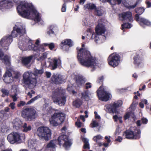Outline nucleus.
<instances>
[{"instance_id": "f257e3e1", "label": "nucleus", "mask_w": 151, "mask_h": 151, "mask_svg": "<svg viewBox=\"0 0 151 151\" xmlns=\"http://www.w3.org/2000/svg\"><path fill=\"white\" fill-rule=\"evenodd\" d=\"M19 4L17 6L18 12L22 17L33 19L36 22L39 23L41 20L40 14L31 3L25 1H19Z\"/></svg>"}, {"instance_id": "f03ea898", "label": "nucleus", "mask_w": 151, "mask_h": 151, "mask_svg": "<svg viewBox=\"0 0 151 151\" xmlns=\"http://www.w3.org/2000/svg\"><path fill=\"white\" fill-rule=\"evenodd\" d=\"M77 58L79 63L83 66L93 69L98 66L97 61L92 56L84 43L82 44V48L78 51Z\"/></svg>"}, {"instance_id": "7ed1b4c3", "label": "nucleus", "mask_w": 151, "mask_h": 151, "mask_svg": "<svg viewBox=\"0 0 151 151\" xmlns=\"http://www.w3.org/2000/svg\"><path fill=\"white\" fill-rule=\"evenodd\" d=\"M40 42L39 40H37L35 42L37 46H35L28 37L26 36L25 37L21 36L20 40L19 42V47L23 51L30 50L43 52L45 49L43 46V44L39 46Z\"/></svg>"}, {"instance_id": "20e7f679", "label": "nucleus", "mask_w": 151, "mask_h": 151, "mask_svg": "<svg viewBox=\"0 0 151 151\" xmlns=\"http://www.w3.org/2000/svg\"><path fill=\"white\" fill-rule=\"evenodd\" d=\"M43 72L44 70L43 69H35L34 73L31 71L26 72L23 74V81L30 88H33L35 85L37 83L36 76H40Z\"/></svg>"}, {"instance_id": "39448f33", "label": "nucleus", "mask_w": 151, "mask_h": 151, "mask_svg": "<svg viewBox=\"0 0 151 151\" xmlns=\"http://www.w3.org/2000/svg\"><path fill=\"white\" fill-rule=\"evenodd\" d=\"M105 31L104 26L102 24H99L95 28V32H93L92 33L91 39L93 40L98 44L103 43L106 38L105 36L102 35Z\"/></svg>"}, {"instance_id": "423d86ee", "label": "nucleus", "mask_w": 151, "mask_h": 151, "mask_svg": "<svg viewBox=\"0 0 151 151\" xmlns=\"http://www.w3.org/2000/svg\"><path fill=\"white\" fill-rule=\"evenodd\" d=\"M65 90L61 88H58L54 90L52 95L53 102L59 105H64L66 102V98L64 96Z\"/></svg>"}, {"instance_id": "0eeeda50", "label": "nucleus", "mask_w": 151, "mask_h": 151, "mask_svg": "<svg viewBox=\"0 0 151 151\" xmlns=\"http://www.w3.org/2000/svg\"><path fill=\"white\" fill-rule=\"evenodd\" d=\"M25 136L24 133L18 132H14L9 134L7 139L11 144H20L25 141Z\"/></svg>"}, {"instance_id": "6e6552de", "label": "nucleus", "mask_w": 151, "mask_h": 151, "mask_svg": "<svg viewBox=\"0 0 151 151\" xmlns=\"http://www.w3.org/2000/svg\"><path fill=\"white\" fill-rule=\"evenodd\" d=\"M65 114L62 113H55L49 119L51 126H57L61 124L64 121Z\"/></svg>"}, {"instance_id": "1a4fd4ad", "label": "nucleus", "mask_w": 151, "mask_h": 151, "mask_svg": "<svg viewBox=\"0 0 151 151\" xmlns=\"http://www.w3.org/2000/svg\"><path fill=\"white\" fill-rule=\"evenodd\" d=\"M22 117L28 121H32L37 117V115L35 109L32 108H27L22 112Z\"/></svg>"}, {"instance_id": "9d476101", "label": "nucleus", "mask_w": 151, "mask_h": 151, "mask_svg": "<svg viewBox=\"0 0 151 151\" xmlns=\"http://www.w3.org/2000/svg\"><path fill=\"white\" fill-rule=\"evenodd\" d=\"M37 134L41 139L47 141L50 139L52 133L51 130L48 127H41L38 128Z\"/></svg>"}, {"instance_id": "9b49d317", "label": "nucleus", "mask_w": 151, "mask_h": 151, "mask_svg": "<svg viewBox=\"0 0 151 151\" xmlns=\"http://www.w3.org/2000/svg\"><path fill=\"white\" fill-rule=\"evenodd\" d=\"M140 130L135 127L131 129L127 130L123 134V136L128 139H138L140 137Z\"/></svg>"}, {"instance_id": "f8f14e48", "label": "nucleus", "mask_w": 151, "mask_h": 151, "mask_svg": "<svg viewBox=\"0 0 151 151\" xmlns=\"http://www.w3.org/2000/svg\"><path fill=\"white\" fill-rule=\"evenodd\" d=\"M25 33V27L21 23H18L15 25V27L14 28V30L12 33V37H17L18 35H20L19 40L18 42L19 44V42L20 40V38L21 36H23L25 37L26 36L23 35Z\"/></svg>"}, {"instance_id": "ddd939ff", "label": "nucleus", "mask_w": 151, "mask_h": 151, "mask_svg": "<svg viewBox=\"0 0 151 151\" xmlns=\"http://www.w3.org/2000/svg\"><path fill=\"white\" fill-rule=\"evenodd\" d=\"M97 95L99 100L107 101L111 98V94L106 91L102 86H100L97 91Z\"/></svg>"}, {"instance_id": "4468645a", "label": "nucleus", "mask_w": 151, "mask_h": 151, "mask_svg": "<svg viewBox=\"0 0 151 151\" xmlns=\"http://www.w3.org/2000/svg\"><path fill=\"white\" fill-rule=\"evenodd\" d=\"M109 64L114 68L118 65L120 63V57L117 54L113 53L111 54L108 59Z\"/></svg>"}, {"instance_id": "2eb2a0df", "label": "nucleus", "mask_w": 151, "mask_h": 151, "mask_svg": "<svg viewBox=\"0 0 151 151\" xmlns=\"http://www.w3.org/2000/svg\"><path fill=\"white\" fill-rule=\"evenodd\" d=\"M122 104L121 100L115 102L112 104H107L105 106V109L109 113L116 114L117 112L116 108L121 106Z\"/></svg>"}, {"instance_id": "dca6fc26", "label": "nucleus", "mask_w": 151, "mask_h": 151, "mask_svg": "<svg viewBox=\"0 0 151 151\" xmlns=\"http://www.w3.org/2000/svg\"><path fill=\"white\" fill-rule=\"evenodd\" d=\"M58 141L59 144L60 145H63L66 150H68L72 145L68 137L65 135L63 134L60 136L58 137Z\"/></svg>"}, {"instance_id": "f3484780", "label": "nucleus", "mask_w": 151, "mask_h": 151, "mask_svg": "<svg viewBox=\"0 0 151 151\" xmlns=\"http://www.w3.org/2000/svg\"><path fill=\"white\" fill-rule=\"evenodd\" d=\"M12 41V37L8 35L3 37L0 40V45L4 49H8L9 46Z\"/></svg>"}, {"instance_id": "a211bd4d", "label": "nucleus", "mask_w": 151, "mask_h": 151, "mask_svg": "<svg viewBox=\"0 0 151 151\" xmlns=\"http://www.w3.org/2000/svg\"><path fill=\"white\" fill-rule=\"evenodd\" d=\"M135 19L138 22L140 26L143 28L145 27V26L151 27V22L144 18H140L138 14L135 15Z\"/></svg>"}, {"instance_id": "6ab92c4d", "label": "nucleus", "mask_w": 151, "mask_h": 151, "mask_svg": "<svg viewBox=\"0 0 151 151\" xmlns=\"http://www.w3.org/2000/svg\"><path fill=\"white\" fill-rule=\"evenodd\" d=\"M51 80L55 83L60 84L65 82L66 78L59 73L54 74L51 78Z\"/></svg>"}, {"instance_id": "aec40b11", "label": "nucleus", "mask_w": 151, "mask_h": 151, "mask_svg": "<svg viewBox=\"0 0 151 151\" xmlns=\"http://www.w3.org/2000/svg\"><path fill=\"white\" fill-rule=\"evenodd\" d=\"M15 2L14 0L9 1L8 0H1L0 3V9L2 10H5L6 9L11 8L12 6V4Z\"/></svg>"}, {"instance_id": "412c9836", "label": "nucleus", "mask_w": 151, "mask_h": 151, "mask_svg": "<svg viewBox=\"0 0 151 151\" xmlns=\"http://www.w3.org/2000/svg\"><path fill=\"white\" fill-rule=\"evenodd\" d=\"M134 64L136 67H142L143 66V58L137 54L134 57Z\"/></svg>"}, {"instance_id": "4be33fe9", "label": "nucleus", "mask_w": 151, "mask_h": 151, "mask_svg": "<svg viewBox=\"0 0 151 151\" xmlns=\"http://www.w3.org/2000/svg\"><path fill=\"white\" fill-rule=\"evenodd\" d=\"M13 72L10 69L6 72L5 74L3 77V80L6 83H9L13 81V77L12 74V73Z\"/></svg>"}, {"instance_id": "5701e85b", "label": "nucleus", "mask_w": 151, "mask_h": 151, "mask_svg": "<svg viewBox=\"0 0 151 151\" xmlns=\"http://www.w3.org/2000/svg\"><path fill=\"white\" fill-rule=\"evenodd\" d=\"M33 56L30 55L28 57H23L21 59L22 64L27 68H29L31 65V62Z\"/></svg>"}, {"instance_id": "b1692460", "label": "nucleus", "mask_w": 151, "mask_h": 151, "mask_svg": "<svg viewBox=\"0 0 151 151\" xmlns=\"http://www.w3.org/2000/svg\"><path fill=\"white\" fill-rule=\"evenodd\" d=\"M119 18L122 17L123 20H127L128 19L130 22L133 21V18L132 17V13L130 12H127L119 14Z\"/></svg>"}, {"instance_id": "393cba45", "label": "nucleus", "mask_w": 151, "mask_h": 151, "mask_svg": "<svg viewBox=\"0 0 151 151\" xmlns=\"http://www.w3.org/2000/svg\"><path fill=\"white\" fill-rule=\"evenodd\" d=\"M58 29L57 27L55 25H52L48 28L47 33L50 36L55 35L58 32Z\"/></svg>"}, {"instance_id": "a878e982", "label": "nucleus", "mask_w": 151, "mask_h": 151, "mask_svg": "<svg viewBox=\"0 0 151 151\" xmlns=\"http://www.w3.org/2000/svg\"><path fill=\"white\" fill-rule=\"evenodd\" d=\"M52 62L50 63L52 69L55 70L58 66H60L61 65V61L59 58H55L52 60Z\"/></svg>"}, {"instance_id": "bb28decb", "label": "nucleus", "mask_w": 151, "mask_h": 151, "mask_svg": "<svg viewBox=\"0 0 151 151\" xmlns=\"http://www.w3.org/2000/svg\"><path fill=\"white\" fill-rule=\"evenodd\" d=\"M12 123L13 128L16 130H19L21 129L23 123L18 118L14 119Z\"/></svg>"}, {"instance_id": "cd10ccee", "label": "nucleus", "mask_w": 151, "mask_h": 151, "mask_svg": "<svg viewBox=\"0 0 151 151\" xmlns=\"http://www.w3.org/2000/svg\"><path fill=\"white\" fill-rule=\"evenodd\" d=\"M0 60H1L5 64L9 65L10 64V56L5 55L4 56L3 52L0 49Z\"/></svg>"}, {"instance_id": "c85d7f7f", "label": "nucleus", "mask_w": 151, "mask_h": 151, "mask_svg": "<svg viewBox=\"0 0 151 151\" xmlns=\"http://www.w3.org/2000/svg\"><path fill=\"white\" fill-rule=\"evenodd\" d=\"M56 140L51 141L47 145L45 151H55V147L56 144Z\"/></svg>"}, {"instance_id": "c756f323", "label": "nucleus", "mask_w": 151, "mask_h": 151, "mask_svg": "<svg viewBox=\"0 0 151 151\" xmlns=\"http://www.w3.org/2000/svg\"><path fill=\"white\" fill-rule=\"evenodd\" d=\"M80 96L82 100L88 101L90 99L91 93L88 90H85L82 92Z\"/></svg>"}, {"instance_id": "7c9ffc66", "label": "nucleus", "mask_w": 151, "mask_h": 151, "mask_svg": "<svg viewBox=\"0 0 151 151\" xmlns=\"http://www.w3.org/2000/svg\"><path fill=\"white\" fill-rule=\"evenodd\" d=\"M86 79L81 75H78L76 79V83L79 87L81 86L86 82Z\"/></svg>"}, {"instance_id": "2f4dec72", "label": "nucleus", "mask_w": 151, "mask_h": 151, "mask_svg": "<svg viewBox=\"0 0 151 151\" xmlns=\"http://www.w3.org/2000/svg\"><path fill=\"white\" fill-rule=\"evenodd\" d=\"M94 13L98 16H101L104 13V9L102 7H98L95 9Z\"/></svg>"}, {"instance_id": "473e14b6", "label": "nucleus", "mask_w": 151, "mask_h": 151, "mask_svg": "<svg viewBox=\"0 0 151 151\" xmlns=\"http://www.w3.org/2000/svg\"><path fill=\"white\" fill-rule=\"evenodd\" d=\"M32 126L30 125L27 124L26 123H24L21 128V129L23 132H27L30 131L32 129Z\"/></svg>"}, {"instance_id": "72a5a7b5", "label": "nucleus", "mask_w": 151, "mask_h": 151, "mask_svg": "<svg viewBox=\"0 0 151 151\" xmlns=\"http://www.w3.org/2000/svg\"><path fill=\"white\" fill-rule=\"evenodd\" d=\"M61 45H63V47L68 45L69 47H71L73 45L72 42L71 40L67 39L61 42Z\"/></svg>"}, {"instance_id": "f704fd0d", "label": "nucleus", "mask_w": 151, "mask_h": 151, "mask_svg": "<svg viewBox=\"0 0 151 151\" xmlns=\"http://www.w3.org/2000/svg\"><path fill=\"white\" fill-rule=\"evenodd\" d=\"M122 0H100L103 2H109L112 5H114L116 4H120Z\"/></svg>"}, {"instance_id": "c9c22d12", "label": "nucleus", "mask_w": 151, "mask_h": 151, "mask_svg": "<svg viewBox=\"0 0 151 151\" xmlns=\"http://www.w3.org/2000/svg\"><path fill=\"white\" fill-rule=\"evenodd\" d=\"M96 7V6L94 4L91 3H88L84 5V9L85 10L86 9H95Z\"/></svg>"}, {"instance_id": "e433bc0d", "label": "nucleus", "mask_w": 151, "mask_h": 151, "mask_svg": "<svg viewBox=\"0 0 151 151\" xmlns=\"http://www.w3.org/2000/svg\"><path fill=\"white\" fill-rule=\"evenodd\" d=\"M82 140L84 142V145L83 147L84 149H90L89 143H88L89 140L86 138H83L82 139Z\"/></svg>"}, {"instance_id": "4c0bfd02", "label": "nucleus", "mask_w": 151, "mask_h": 151, "mask_svg": "<svg viewBox=\"0 0 151 151\" xmlns=\"http://www.w3.org/2000/svg\"><path fill=\"white\" fill-rule=\"evenodd\" d=\"M1 92L2 93L1 96L3 97L10 95V94L9 91L6 89L4 88H2L1 90Z\"/></svg>"}, {"instance_id": "58836bf2", "label": "nucleus", "mask_w": 151, "mask_h": 151, "mask_svg": "<svg viewBox=\"0 0 151 151\" xmlns=\"http://www.w3.org/2000/svg\"><path fill=\"white\" fill-rule=\"evenodd\" d=\"M103 137L100 134L97 135L93 137V141L96 142V143H98L99 141L102 140Z\"/></svg>"}, {"instance_id": "ea45409f", "label": "nucleus", "mask_w": 151, "mask_h": 151, "mask_svg": "<svg viewBox=\"0 0 151 151\" xmlns=\"http://www.w3.org/2000/svg\"><path fill=\"white\" fill-rule=\"evenodd\" d=\"M41 96L40 95L37 96L35 97H34L32 99L29 101H28L27 103V104H30L34 102L36 100H37L38 98H41Z\"/></svg>"}, {"instance_id": "a19ab883", "label": "nucleus", "mask_w": 151, "mask_h": 151, "mask_svg": "<svg viewBox=\"0 0 151 151\" xmlns=\"http://www.w3.org/2000/svg\"><path fill=\"white\" fill-rule=\"evenodd\" d=\"M82 103V101L80 99H78L73 102V105L76 107H79L81 105Z\"/></svg>"}, {"instance_id": "79ce46f5", "label": "nucleus", "mask_w": 151, "mask_h": 151, "mask_svg": "<svg viewBox=\"0 0 151 151\" xmlns=\"http://www.w3.org/2000/svg\"><path fill=\"white\" fill-rule=\"evenodd\" d=\"M9 130V128L5 125H3L1 126V131L4 133H6Z\"/></svg>"}, {"instance_id": "37998d69", "label": "nucleus", "mask_w": 151, "mask_h": 151, "mask_svg": "<svg viewBox=\"0 0 151 151\" xmlns=\"http://www.w3.org/2000/svg\"><path fill=\"white\" fill-rule=\"evenodd\" d=\"M145 9L142 7L138 8L135 9V12L139 14H142L145 11Z\"/></svg>"}, {"instance_id": "c03bdc74", "label": "nucleus", "mask_w": 151, "mask_h": 151, "mask_svg": "<svg viewBox=\"0 0 151 151\" xmlns=\"http://www.w3.org/2000/svg\"><path fill=\"white\" fill-rule=\"evenodd\" d=\"M132 27L131 24L128 23H125L122 25V29L123 30L124 28H130Z\"/></svg>"}, {"instance_id": "a18cd8bd", "label": "nucleus", "mask_w": 151, "mask_h": 151, "mask_svg": "<svg viewBox=\"0 0 151 151\" xmlns=\"http://www.w3.org/2000/svg\"><path fill=\"white\" fill-rule=\"evenodd\" d=\"M18 90V87L16 85H13L12 86L11 88V93H17Z\"/></svg>"}, {"instance_id": "49530a36", "label": "nucleus", "mask_w": 151, "mask_h": 151, "mask_svg": "<svg viewBox=\"0 0 151 151\" xmlns=\"http://www.w3.org/2000/svg\"><path fill=\"white\" fill-rule=\"evenodd\" d=\"M144 104L146 105L147 104V101L146 99H142L141 102L139 104L140 107L143 108L144 107Z\"/></svg>"}, {"instance_id": "de8ad7c7", "label": "nucleus", "mask_w": 151, "mask_h": 151, "mask_svg": "<svg viewBox=\"0 0 151 151\" xmlns=\"http://www.w3.org/2000/svg\"><path fill=\"white\" fill-rule=\"evenodd\" d=\"M48 54V52H45L43 53L42 56L40 57L39 58H38L37 59L38 60H42L47 58V55Z\"/></svg>"}, {"instance_id": "09e8293b", "label": "nucleus", "mask_w": 151, "mask_h": 151, "mask_svg": "<svg viewBox=\"0 0 151 151\" xmlns=\"http://www.w3.org/2000/svg\"><path fill=\"white\" fill-rule=\"evenodd\" d=\"M14 94L13 95L12 94V93H10V96L13 99V101L14 102L16 101L18 98L17 97V93H14Z\"/></svg>"}, {"instance_id": "8fccbe9b", "label": "nucleus", "mask_w": 151, "mask_h": 151, "mask_svg": "<svg viewBox=\"0 0 151 151\" xmlns=\"http://www.w3.org/2000/svg\"><path fill=\"white\" fill-rule=\"evenodd\" d=\"M91 125L92 126V127H96L99 126V123L96 121L93 120Z\"/></svg>"}, {"instance_id": "3c124183", "label": "nucleus", "mask_w": 151, "mask_h": 151, "mask_svg": "<svg viewBox=\"0 0 151 151\" xmlns=\"http://www.w3.org/2000/svg\"><path fill=\"white\" fill-rule=\"evenodd\" d=\"M137 4L138 2H137L135 4H134V5H133L128 6L127 5H126L125 4H124V5L127 8H128L129 9H133L134 8L137 6Z\"/></svg>"}, {"instance_id": "603ef678", "label": "nucleus", "mask_w": 151, "mask_h": 151, "mask_svg": "<svg viewBox=\"0 0 151 151\" xmlns=\"http://www.w3.org/2000/svg\"><path fill=\"white\" fill-rule=\"evenodd\" d=\"M35 144L34 141L32 139H29L28 141V146L30 147H33Z\"/></svg>"}, {"instance_id": "864d4df0", "label": "nucleus", "mask_w": 151, "mask_h": 151, "mask_svg": "<svg viewBox=\"0 0 151 151\" xmlns=\"http://www.w3.org/2000/svg\"><path fill=\"white\" fill-rule=\"evenodd\" d=\"M20 75L21 74L19 72L17 71H15L14 72L13 77L15 79H17L19 77Z\"/></svg>"}, {"instance_id": "5fc2aeb1", "label": "nucleus", "mask_w": 151, "mask_h": 151, "mask_svg": "<svg viewBox=\"0 0 151 151\" xmlns=\"http://www.w3.org/2000/svg\"><path fill=\"white\" fill-rule=\"evenodd\" d=\"M121 130L120 129V127L118 126L117 127L115 132L114 133V134L115 135H117L119 134L121 132Z\"/></svg>"}, {"instance_id": "6e6d98bb", "label": "nucleus", "mask_w": 151, "mask_h": 151, "mask_svg": "<svg viewBox=\"0 0 151 151\" xmlns=\"http://www.w3.org/2000/svg\"><path fill=\"white\" fill-rule=\"evenodd\" d=\"M43 45L46 46H48L49 47L50 49L52 50L54 47V45L53 43H52L49 44H48L47 43H44Z\"/></svg>"}, {"instance_id": "4d7b16f0", "label": "nucleus", "mask_w": 151, "mask_h": 151, "mask_svg": "<svg viewBox=\"0 0 151 151\" xmlns=\"http://www.w3.org/2000/svg\"><path fill=\"white\" fill-rule=\"evenodd\" d=\"M104 78L103 76L100 77L97 80V82L100 84L102 83L103 81Z\"/></svg>"}, {"instance_id": "13d9d810", "label": "nucleus", "mask_w": 151, "mask_h": 151, "mask_svg": "<svg viewBox=\"0 0 151 151\" xmlns=\"http://www.w3.org/2000/svg\"><path fill=\"white\" fill-rule=\"evenodd\" d=\"M15 103L14 102L11 103L9 105V106L11 108L12 110H13L15 108Z\"/></svg>"}, {"instance_id": "bf43d9fd", "label": "nucleus", "mask_w": 151, "mask_h": 151, "mask_svg": "<svg viewBox=\"0 0 151 151\" xmlns=\"http://www.w3.org/2000/svg\"><path fill=\"white\" fill-rule=\"evenodd\" d=\"M26 104V103L24 101H20L19 103L17 104V106L20 107L21 106H24Z\"/></svg>"}, {"instance_id": "052dcab7", "label": "nucleus", "mask_w": 151, "mask_h": 151, "mask_svg": "<svg viewBox=\"0 0 151 151\" xmlns=\"http://www.w3.org/2000/svg\"><path fill=\"white\" fill-rule=\"evenodd\" d=\"M62 11L63 12H65L66 10V5L65 3H64L62 6L61 9Z\"/></svg>"}, {"instance_id": "680f3d73", "label": "nucleus", "mask_w": 151, "mask_h": 151, "mask_svg": "<svg viewBox=\"0 0 151 151\" xmlns=\"http://www.w3.org/2000/svg\"><path fill=\"white\" fill-rule=\"evenodd\" d=\"M130 113L129 112L127 113L124 116V119L126 120L129 118L130 116Z\"/></svg>"}, {"instance_id": "e2e57ef3", "label": "nucleus", "mask_w": 151, "mask_h": 151, "mask_svg": "<svg viewBox=\"0 0 151 151\" xmlns=\"http://www.w3.org/2000/svg\"><path fill=\"white\" fill-rule=\"evenodd\" d=\"M83 24L85 25H89L90 23L88 22V19L87 18L83 20Z\"/></svg>"}, {"instance_id": "0e129e2a", "label": "nucleus", "mask_w": 151, "mask_h": 151, "mask_svg": "<svg viewBox=\"0 0 151 151\" xmlns=\"http://www.w3.org/2000/svg\"><path fill=\"white\" fill-rule=\"evenodd\" d=\"M91 87V84L90 83H87L86 84V89L90 88Z\"/></svg>"}, {"instance_id": "69168bd1", "label": "nucleus", "mask_w": 151, "mask_h": 151, "mask_svg": "<svg viewBox=\"0 0 151 151\" xmlns=\"http://www.w3.org/2000/svg\"><path fill=\"white\" fill-rule=\"evenodd\" d=\"M4 144V139H0V147L3 146Z\"/></svg>"}, {"instance_id": "338daca9", "label": "nucleus", "mask_w": 151, "mask_h": 151, "mask_svg": "<svg viewBox=\"0 0 151 151\" xmlns=\"http://www.w3.org/2000/svg\"><path fill=\"white\" fill-rule=\"evenodd\" d=\"M76 124L78 127H81V123L78 119L76 123Z\"/></svg>"}, {"instance_id": "774afa93", "label": "nucleus", "mask_w": 151, "mask_h": 151, "mask_svg": "<svg viewBox=\"0 0 151 151\" xmlns=\"http://www.w3.org/2000/svg\"><path fill=\"white\" fill-rule=\"evenodd\" d=\"M138 103L136 101H134L132 103V104L131 107H135L136 106V105H137Z\"/></svg>"}]
</instances>
